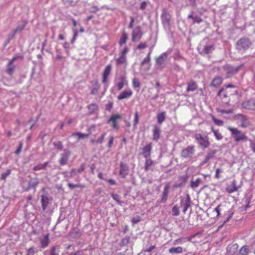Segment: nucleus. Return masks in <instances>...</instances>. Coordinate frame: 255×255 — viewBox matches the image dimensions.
Returning <instances> with one entry per match:
<instances>
[{"label": "nucleus", "mask_w": 255, "mask_h": 255, "mask_svg": "<svg viewBox=\"0 0 255 255\" xmlns=\"http://www.w3.org/2000/svg\"><path fill=\"white\" fill-rule=\"evenodd\" d=\"M27 24V22L25 21H23L22 23L18 25L15 29H14L12 31V37H14L15 35L18 33L22 31Z\"/></svg>", "instance_id": "nucleus-25"}, {"label": "nucleus", "mask_w": 255, "mask_h": 255, "mask_svg": "<svg viewBox=\"0 0 255 255\" xmlns=\"http://www.w3.org/2000/svg\"><path fill=\"white\" fill-rule=\"evenodd\" d=\"M153 135L152 139L154 141H157L160 138L161 129L160 127L156 125H153Z\"/></svg>", "instance_id": "nucleus-16"}, {"label": "nucleus", "mask_w": 255, "mask_h": 255, "mask_svg": "<svg viewBox=\"0 0 255 255\" xmlns=\"http://www.w3.org/2000/svg\"><path fill=\"white\" fill-rule=\"evenodd\" d=\"M212 130L214 133V136L218 140H221L223 138V136L221 133L219 132L218 130H215L213 128H212Z\"/></svg>", "instance_id": "nucleus-46"}, {"label": "nucleus", "mask_w": 255, "mask_h": 255, "mask_svg": "<svg viewBox=\"0 0 255 255\" xmlns=\"http://www.w3.org/2000/svg\"><path fill=\"white\" fill-rule=\"evenodd\" d=\"M242 106L247 110H255V101L253 100L245 101L243 103Z\"/></svg>", "instance_id": "nucleus-23"}, {"label": "nucleus", "mask_w": 255, "mask_h": 255, "mask_svg": "<svg viewBox=\"0 0 255 255\" xmlns=\"http://www.w3.org/2000/svg\"><path fill=\"white\" fill-rule=\"evenodd\" d=\"M240 68V66L235 67L231 66L230 65L226 64L223 66V68L227 75L226 78H229L233 75L239 72Z\"/></svg>", "instance_id": "nucleus-7"}, {"label": "nucleus", "mask_w": 255, "mask_h": 255, "mask_svg": "<svg viewBox=\"0 0 255 255\" xmlns=\"http://www.w3.org/2000/svg\"><path fill=\"white\" fill-rule=\"evenodd\" d=\"M171 16L166 8H164L161 14V23L164 27L169 28L171 26Z\"/></svg>", "instance_id": "nucleus-3"}, {"label": "nucleus", "mask_w": 255, "mask_h": 255, "mask_svg": "<svg viewBox=\"0 0 255 255\" xmlns=\"http://www.w3.org/2000/svg\"><path fill=\"white\" fill-rule=\"evenodd\" d=\"M152 149V143H149L142 148V155L144 158H150Z\"/></svg>", "instance_id": "nucleus-21"}, {"label": "nucleus", "mask_w": 255, "mask_h": 255, "mask_svg": "<svg viewBox=\"0 0 255 255\" xmlns=\"http://www.w3.org/2000/svg\"><path fill=\"white\" fill-rule=\"evenodd\" d=\"M11 173V170L10 169H7L5 172L2 173L1 174V176L0 177V179L2 180H5L6 177L10 175Z\"/></svg>", "instance_id": "nucleus-47"}, {"label": "nucleus", "mask_w": 255, "mask_h": 255, "mask_svg": "<svg viewBox=\"0 0 255 255\" xmlns=\"http://www.w3.org/2000/svg\"><path fill=\"white\" fill-rule=\"evenodd\" d=\"M217 152V150L215 149L209 151L206 156L205 159L202 161V164L208 162L210 159L213 158Z\"/></svg>", "instance_id": "nucleus-27"}, {"label": "nucleus", "mask_w": 255, "mask_h": 255, "mask_svg": "<svg viewBox=\"0 0 255 255\" xmlns=\"http://www.w3.org/2000/svg\"><path fill=\"white\" fill-rule=\"evenodd\" d=\"M128 82L126 80L125 77L121 76L120 77V82L116 84V86L118 90H121L124 86H128Z\"/></svg>", "instance_id": "nucleus-29"}, {"label": "nucleus", "mask_w": 255, "mask_h": 255, "mask_svg": "<svg viewBox=\"0 0 255 255\" xmlns=\"http://www.w3.org/2000/svg\"><path fill=\"white\" fill-rule=\"evenodd\" d=\"M112 197L113 199L117 202L118 204L119 205H122L123 202L120 201V197L118 194L113 193L112 194Z\"/></svg>", "instance_id": "nucleus-49"}, {"label": "nucleus", "mask_w": 255, "mask_h": 255, "mask_svg": "<svg viewBox=\"0 0 255 255\" xmlns=\"http://www.w3.org/2000/svg\"><path fill=\"white\" fill-rule=\"evenodd\" d=\"M196 139L200 145L202 146L203 148H207L209 146L210 142L208 141L207 137H203L201 135H199L197 136Z\"/></svg>", "instance_id": "nucleus-14"}, {"label": "nucleus", "mask_w": 255, "mask_h": 255, "mask_svg": "<svg viewBox=\"0 0 255 255\" xmlns=\"http://www.w3.org/2000/svg\"><path fill=\"white\" fill-rule=\"evenodd\" d=\"M193 20L194 23H200L203 21V19L200 17L196 15V16H194Z\"/></svg>", "instance_id": "nucleus-60"}, {"label": "nucleus", "mask_w": 255, "mask_h": 255, "mask_svg": "<svg viewBox=\"0 0 255 255\" xmlns=\"http://www.w3.org/2000/svg\"><path fill=\"white\" fill-rule=\"evenodd\" d=\"M223 82V79L221 77L217 76L215 77L212 80L211 85L215 87L220 86Z\"/></svg>", "instance_id": "nucleus-33"}, {"label": "nucleus", "mask_w": 255, "mask_h": 255, "mask_svg": "<svg viewBox=\"0 0 255 255\" xmlns=\"http://www.w3.org/2000/svg\"><path fill=\"white\" fill-rule=\"evenodd\" d=\"M88 110L90 112H95L98 110V106L95 104H91L88 106Z\"/></svg>", "instance_id": "nucleus-54"}, {"label": "nucleus", "mask_w": 255, "mask_h": 255, "mask_svg": "<svg viewBox=\"0 0 255 255\" xmlns=\"http://www.w3.org/2000/svg\"><path fill=\"white\" fill-rule=\"evenodd\" d=\"M179 180H181V182L180 183H177L174 184L173 188H177L183 187L187 181V177L186 176H182L179 177Z\"/></svg>", "instance_id": "nucleus-30"}, {"label": "nucleus", "mask_w": 255, "mask_h": 255, "mask_svg": "<svg viewBox=\"0 0 255 255\" xmlns=\"http://www.w3.org/2000/svg\"><path fill=\"white\" fill-rule=\"evenodd\" d=\"M235 88V86L230 84L226 85L225 87L222 88L219 93L218 96L222 99H226L229 98L230 96L233 95L234 92L229 89V88Z\"/></svg>", "instance_id": "nucleus-5"}, {"label": "nucleus", "mask_w": 255, "mask_h": 255, "mask_svg": "<svg viewBox=\"0 0 255 255\" xmlns=\"http://www.w3.org/2000/svg\"><path fill=\"white\" fill-rule=\"evenodd\" d=\"M214 49L213 45H206L203 48V51L206 54H209L211 53Z\"/></svg>", "instance_id": "nucleus-43"}, {"label": "nucleus", "mask_w": 255, "mask_h": 255, "mask_svg": "<svg viewBox=\"0 0 255 255\" xmlns=\"http://www.w3.org/2000/svg\"><path fill=\"white\" fill-rule=\"evenodd\" d=\"M142 32L140 26H136L132 32V41L135 42L139 41L142 36Z\"/></svg>", "instance_id": "nucleus-10"}, {"label": "nucleus", "mask_w": 255, "mask_h": 255, "mask_svg": "<svg viewBox=\"0 0 255 255\" xmlns=\"http://www.w3.org/2000/svg\"><path fill=\"white\" fill-rule=\"evenodd\" d=\"M167 57V54L166 52H164L160 55L156 59V64L161 68L163 67V65L164 64Z\"/></svg>", "instance_id": "nucleus-18"}, {"label": "nucleus", "mask_w": 255, "mask_h": 255, "mask_svg": "<svg viewBox=\"0 0 255 255\" xmlns=\"http://www.w3.org/2000/svg\"><path fill=\"white\" fill-rule=\"evenodd\" d=\"M202 183V180L198 178L196 179L195 180L192 179L190 182V187L193 189H194L198 187L200 184Z\"/></svg>", "instance_id": "nucleus-34"}, {"label": "nucleus", "mask_w": 255, "mask_h": 255, "mask_svg": "<svg viewBox=\"0 0 255 255\" xmlns=\"http://www.w3.org/2000/svg\"><path fill=\"white\" fill-rule=\"evenodd\" d=\"M252 45V42L249 38L243 37L237 41L236 47L238 51L245 52L249 49Z\"/></svg>", "instance_id": "nucleus-1"}, {"label": "nucleus", "mask_w": 255, "mask_h": 255, "mask_svg": "<svg viewBox=\"0 0 255 255\" xmlns=\"http://www.w3.org/2000/svg\"><path fill=\"white\" fill-rule=\"evenodd\" d=\"M60 247L58 245L52 246L50 249V255H59Z\"/></svg>", "instance_id": "nucleus-36"}, {"label": "nucleus", "mask_w": 255, "mask_h": 255, "mask_svg": "<svg viewBox=\"0 0 255 255\" xmlns=\"http://www.w3.org/2000/svg\"><path fill=\"white\" fill-rule=\"evenodd\" d=\"M42 169H45L43 165V164H38L33 168V170L34 171L40 170Z\"/></svg>", "instance_id": "nucleus-61"}, {"label": "nucleus", "mask_w": 255, "mask_h": 255, "mask_svg": "<svg viewBox=\"0 0 255 255\" xmlns=\"http://www.w3.org/2000/svg\"><path fill=\"white\" fill-rule=\"evenodd\" d=\"M195 152L194 146L193 145L188 146L182 150L181 156L182 158L190 160Z\"/></svg>", "instance_id": "nucleus-6"}, {"label": "nucleus", "mask_w": 255, "mask_h": 255, "mask_svg": "<svg viewBox=\"0 0 255 255\" xmlns=\"http://www.w3.org/2000/svg\"><path fill=\"white\" fill-rule=\"evenodd\" d=\"M127 58L126 56H124L120 55V56L116 60L117 64H123L126 63Z\"/></svg>", "instance_id": "nucleus-42"}, {"label": "nucleus", "mask_w": 255, "mask_h": 255, "mask_svg": "<svg viewBox=\"0 0 255 255\" xmlns=\"http://www.w3.org/2000/svg\"><path fill=\"white\" fill-rule=\"evenodd\" d=\"M49 235L47 234L39 238L40 247L41 248L44 249L48 246L49 244Z\"/></svg>", "instance_id": "nucleus-22"}, {"label": "nucleus", "mask_w": 255, "mask_h": 255, "mask_svg": "<svg viewBox=\"0 0 255 255\" xmlns=\"http://www.w3.org/2000/svg\"><path fill=\"white\" fill-rule=\"evenodd\" d=\"M133 92L130 89H127L122 92L117 97L118 100H122L125 99H128L132 95Z\"/></svg>", "instance_id": "nucleus-13"}, {"label": "nucleus", "mask_w": 255, "mask_h": 255, "mask_svg": "<svg viewBox=\"0 0 255 255\" xmlns=\"http://www.w3.org/2000/svg\"><path fill=\"white\" fill-rule=\"evenodd\" d=\"M227 129L231 132L232 136L236 142H239L240 141H247L249 139L248 136L237 128L228 127Z\"/></svg>", "instance_id": "nucleus-2"}, {"label": "nucleus", "mask_w": 255, "mask_h": 255, "mask_svg": "<svg viewBox=\"0 0 255 255\" xmlns=\"http://www.w3.org/2000/svg\"><path fill=\"white\" fill-rule=\"evenodd\" d=\"M214 123L218 126H222L223 125L224 122L223 121L216 119L214 116L210 115Z\"/></svg>", "instance_id": "nucleus-44"}, {"label": "nucleus", "mask_w": 255, "mask_h": 255, "mask_svg": "<svg viewBox=\"0 0 255 255\" xmlns=\"http://www.w3.org/2000/svg\"><path fill=\"white\" fill-rule=\"evenodd\" d=\"M121 119L122 117L120 115H113L108 120L107 123L108 124H111L114 128L119 129L120 127L118 125L117 123L121 120Z\"/></svg>", "instance_id": "nucleus-8"}, {"label": "nucleus", "mask_w": 255, "mask_h": 255, "mask_svg": "<svg viewBox=\"0 0 255 255\" xmlns=\"http://www.w3.org/2000/svg\"><path fill=\"white\" fill-rule=\"evenodd\" d=\"M73 32H74L73 36V38H72V39L71 40V43L72 44H73L75 42V40H76L77 37L78 35L79 31L77 29H74Z\"/></svg>", "instance_id": "nucleus-52"}, {"label": "nucleus", "mask_w": 255, "mask_h": 255, "mask_svg": "<svg viewBox=\"0 0 255 255\" xmlns=\"http://www.w3.org/2000/svg\"><path fill=\"white\" fill-rule=\"evenodd\" d=\"M223 172V169H220V168L216 169V174H215V177L216 179H219L221 177V176H220V174L221 173H222Z\"/></svg>", "instance_id": "nucleus-59"}, {"label": "nucleus", "mask_w": 255, "mask_h": 255, "mask_svg": "<svg viewBox=\"0 0 255 255\" xmlns=\"http://www.w3.org/2000/svg\"><path fill=\"white\" fill-rule=\"evenodd\" d=\"M85 164H82L78 169H76L75 168H72L71 170L70 174L69 175V177L70 178L74 177L77 173H81L85 169Z\"/></svg>", "instance_id": "nucleus-26"}, {"label": "nucleus", "mask_w": 255, "mask_h": 255, "mask_svg": "<svg viewBox=\"0 0 255 255\" xmlns=\"http://www.w3.org/2000/svg\"><path fill=\"white\" fill-rule=\"evenodd\" d=\"M68 186L69 187V188L70 189H73L75 188H80V187H83V186H82L81 184H74L71 183H69L68 184Z\"/></svg>", "instance_id": "nucleus-55"}, {"label": "nucleus", "mask_w": 255, "mask_h": 255, "mask_svg": "<svg viewBox=\"0 0 255 255\" xmlns=\"http://www.w3.org/2000/svg\"><path fill=\"white\" fill-rule=\"evenodd\" d=\"M63 4L67 7L73 6L76 5L77 1L74 0H62Z\"/></svg>", "instance_id": "nucleus-41"}, {"label": "nucleus", "mask_w": 255, "mask_h": 255, "mask_svg": "<svg viewBox=\"0 0 255 255\" xmlns=\"http://www.w3.org/2000/svg\"><path fill=\"white\" fill-rule=\"evenodd\" d=\"M238 246L237 244L229 245L227 248V252L229 255H234L238 250Z\"/></svg>", "instance_id": "nucleus-28"}, {"label": "nucleus", "mask_w": 255, "mask_h": 255, "mask_svg": "<svg viewBox=\"0 0 255 255\" xmlns=\"http://www.w3.org/2000/svg\"><path fill=\"white\" fill-rule=\"evenodd\" d=\"M147 45L146 42H141L137 46V49L138 50H141L145 48Z\"/></svg>", "instance_id": "nucleus-58"}, {"label": "nucleus", "mask_w": 255, "mask_h": 255, "mask_svg": "<svg viewBox=\"0 0 255 255\" xmlns=\"http://www.w3.org/2000/svg\"><path fill=\"white\" fill-rule=\"evenodd\" d=\"M112 70V66L110 64L107 65L102 73V83H106Z\"/></svg>", "instance_id": "nucleus-17"}, {"label": "nucleus", "mask_w": 255, "mask_h": 255, "mask_svg": "<svg viewBox=\"0 0 255 255\" xmlns=\"http://www.w3.org/2000/svg\"><path fill=\"white\" fill-rule=\"evenodd\" d=\"M95 128L94 126L90 127L89 128V131H90V132L88 134L82 133L81 132H78L73 133L72 134V135L73 136H75V135L78 136L79 139L87 138V137H88L89 135L91 133L92 129L93 128Z\"/></svg>", "instance_id": "nucleus-32"}, {"label": "nucleus", "mask_w": 255, "mask_h": 255, "mask_svg": "<svg viewBox=\"0 0 255 255\" xmlns=\"http://www.w3.org/2000/svg\"><path fill=\"white\" fill-rule=\"evenodd\" d=\"M239 186L237 185L236 181L233 180L230 184H229L226 187V191L229 193H232L237 191L239 188Z\"/></svg>", "instance_id": "nucleus-20"}, {"label": "nucleus", "mask_w": 255, "mask_h": 255, "mask_svg": "<svg viewBox=\"0 0 255 255\" xmlns=\"http://www.w3.org/2000/svg\"><path fill=\"white\" fill-rule=\"evenodd\" d=\"M233 119L242 128H246L250 126L249 120L245 115L242 114H237L234 116Z\"/></svg>", "instance_id": "nucleus-4"}, {"label": "nucleus", "mask_w": 255, "mask_h": 255, "mask_svg": "<svg viewBox=\"0 0 255 255\" xmlns=\"http://www.w3.org/2000/svg\"><path fill=\"white\" fill-rule=\"evenodd\" d=\"M153 161L150 158H146V161L144 166V170L145 171H147L149 169V167L153 165Z\"/></svg>", "instance_id": "nucleus-40"}, {"label": "nucleus", "mask_w": 255, "mask_h": 255, "mask_svg": "<svg viewBox=\"0 0 255 255\" xmlns=\"http://www.w3.org/2000/svg\"><path fill=\"white\" fill-rule=\"evenodd\" d=\"M169 252L171 254H180L183 252V248L181 247H172L169 249Z\"/></svg>", "instance_id": "nucleus-38"}, {"label": "nucleus", "mask_w": 255, "mask_h": 255, "mask_svg": "<svg viewBox=\"0 0 255 255\" xmlns=\"http://www.w3.org/2000/svg\"><path fill=\"white\" fill-rule=\"evenodd\" d=\"M15 68V67L13 63L9 62V63L7 64V67L5 70V72L7 74L11 76L13 73Z\"/></svg>", "instance_id": "nucleus-35"}, {"label": "nucleus", "mask_w": 255, "mask_h": 255, "mask_svg": "<svg viewBox=\"0 0 255 255\" xmlns=\"http://www.w3.org/2000/svg\"><path fill=\"white\" fill-rule=\"evenodd\" d=\"M132 86L133 88H139L140 87V83L139 81L136 79L134 78L132 80Z\"/></svg>", "instance_id": "nucleus-51"}, {"label": "nucleus", "mask_w": 255, "mask_h": 255, "mask_svg": "<svg viewBox=\"0 0 255 255\" xmlns=\"http://www.w3.org/2000/svg\"><path fill=\"white\" fill-rule=\"evenodd\" d=\"M128 48L127 46H125L124 49L121 51L120 55L126 56V54L128 52Z\"/></svg>", "instance_id": "nucleus-63"}, {"label": "nucleus", "mask_w": 255, "mask_h": 255, "mask_svg": "<svg viewBox=\"0 0 255 255\" xmlns=\"http://www.w3.org/2000/svg\"><path fill=\"white\" fill-rule=\"evenodd\" d=\"M129 168L127 164L123 162L120 163V175L123 178H125L128 174Z\"/></svg>", "instance_id": "nucleus-19"}, {"label": "nucleus", "mask_w": 255, "mask_h": 255, "mask_svg": "<svg viewBox=\"0 0 255 255\" xmlns=\"http://www.w3.org/2000/svg\"><path fill=\"white\" fill-rule=\"evenodd\" d=\"M128 39V34L125 32H124L122 36L119 40V44L120 46H122L123 44H126L127 40Z\"/></svg>", "instance_id": "nucleus-37"}, {"label": "nucleus", "mask_w": 255, "mask_h": 255, "mask_svg": "<svg viewBox=\"0 0 255 255\" xmlns=\"http://www.w3.org/2000/svg\"><path fill=\"white\" fill-rule=\"evenodd\" d=\"M248 252V248L247 246L243 247L240 250V254L241 255H247Z\"/></svg>", "instance_id": "nucleus-57"}, {"label": "nucleus", "mask_w": 255, "mask_h": 255, "mask_svg": "<svg viewBox=\"0 0 255 255\" xmlns=\"http://www.w3.org/2000/svg\"><path fill=\"white\" fill-rule=\"evenodd\" d=\"M41 202L43 211H44L49 203V201L52 200V198L48 195L46 192L44 193L41 196Z\"/></svg>", "instance_id": "nucleus-12"}, {"label": "nucleus", "mask_w": 255, "mask_h": 255, "mask_svg": "<svg viewBox=\"0 0 255 255\" xmlns=\"http://www.w3.org/2000/svg\"><path fill=\"white\" fill-rule=\"evenodd\" d=\"M34 247H31L27 250L26 255H34Z\"/></svg>", "instance_id": "nucleus-62"}, {"label": "nucleus", "mask_w": 255, "mask_h": 255, "mask_svg": "<svg viewBox=\"0 0 255 255\" xmlns=\"http://www.w3.org/2000/svg\"><path fill=\"white\" fill-rule=\"evenodd\" d=\"M170 188V183L169 182L166 183L164 185L163 191L161 194L160 200L158 201V202L160 203H165L167 201Z\"/></svg>", "instance_id": "nucleus-11"}, {"label": "nucleus", "mask_w": 255, "mask_h": 255, "mask_svg": "<svg viewBox=\"0 0 255 255\" xmlns=\"http://www.w3.org/2000/svg\"><path fill=\"white\" fill-rule=\"evenodd\" d=\"M197 85L193 80H190L187 84V91H194L197 89Z\"/></svg>", "instance_id": "nucleus-31"}, {"label": "nucleus", "mask_w": 255, "mask_h": 255, "mask_svg": "<svg viewBox=\"0 0 255 255\" xmlns=\"http://www.w3.org/2000/svg\"><path fill=\"white\" fill-rule=\"evenodd\" d=\"M191 200L189 194L186 195V199L185 200L181 199L180 201V205L181 207H183V212L185 213L188 208L190 206Z\"/></svg>", "instance_id": "nucleus-15"}, {"label": "nucleus", "mask_w": 255, "mask_h": 255, "mask_svg": "<svg viewBox=\"0 0 255 255\" xmlns=\"http://www.w3.org/2000/svg\"><path fill=\"white\" fill-rule=\"evenodd\" d=\"M157 123L161 125L165 120L166 116L165 113H160L156 116Z\"/></svg>", "instance_id": "nucleus-39"}, {"label": "nucleus", "mask_w": 255, "mask_h": 255, "mask_svg": "<svg viewBox=\"0 0 255 255\" xmlns=\"http://www.w3.org/2000/svg\"><path fill=\"white\" fill-rule=\"evenodd\" d=\"M100 86L97 83L95 84L94 88H93L91 91V94L92 95H96L97 94L98 90L99 89Z\"/></svg>", "instance_id": "nucleus-56"}, {"label": "nucleus", "mask_w": 255, "mask_h": 255, "mask_svg": "<svg viewBox=\"0 0 255 255\" xmlns=\"http://www.w3.org/2000/svg\"><path fill=\"white\" fill-rule=\"evenodd\" d=\"M38 183H39V181H38V179L37 178L35 177V178H31L28 181V186L27 187V188L26 189V191H27L31 189H34V191H35V188Z\"/></svg>", "instance_id": "nucleus-24"}, {"label": "nucleus", "mask_w": 255, "mask_h": 255, "mask_svg": "<svg viewBox=\"0 0 255 255\" xmlns=\"http://www.w3.org/2000/svg\"><path fill=\"white\" fill-rule=\"evenodd\" d=\"M248 141L250 142V147L252 151L255 153V140L249 139Z\"/></svg>", "instance_id": "nucleus-50"}, {"label": "nucleus", "mask_w": 255, "mask_h": 255, "mask_svg": "<svg viewBox=\"0 0 255 255\" xmlns=\"http://www.w3.org/2000/svg\"><path fill=\"white\" fill-rule=\"evenodd\" d=\"M70 154L71 152L68 149L63 150V152L60 154V158L59 160L60 165L63 166L67 164Z\"/></svg>", "instance_id": "nucleus-9"}, {"label": "nucleus", "mask_w": 255, "mask_h": 255, "mask_svg": "<svg viewBox=\"0 0 255 255\" xmlns=\"http://www.w3.org/2000/svg\"><path fill=\"white\" fill-rule=\"evenodd\" d=\"M53 145L54 146V147L59 149V150H63V146L62 145V142L61 141H57V142H53Z\"/></svg>", "instance_id": "nucleus-48"}, {"label": "nucleus", "mask_w": 255, "mask_h": 255, "mask_svg": "<svg viewBox=\"0 0 255 255\" xmlns=\"http://www.w3.org/2000/svg\"><path fill=\"white\" fill-rule=\"evenodd\" d=\"M179 208L177 205H175L172 209V214L174 216H177L179 215Z\"/></svg>", "instance_id": "nucleus-45"}, {"label": "nucleus", "mask_w": 255, "mask_h": 255, "mask_svg": "<svg viewBox=\"0 0 255 255\" xmlns=\"http://www.w3.org/2000/svg\"><path fill=\"white\" fill-rule=\"evenodd\" d=\"M106 133L104 132L102 135L96 141L98 143H101L104 140Z\"/></svg>", "instance_id": "nucleus-64"}, {"label": "nucleus", "mask_w": 255, "mask_h": 255, "mask_svg": "<svg viewBox=\"0 0 255 255\" xmlns=\"http://www.w3.org/2000/svg\"><path fill=\"white\" fill-rule=\"evenodd\" d=\"M151 54V52H149L147 54L146 57H145L143 61L141 62V65H143L145 63H149L150 61V55Z\"/></svg>", "instance_id": "nucleus-53"}]
</instances>
